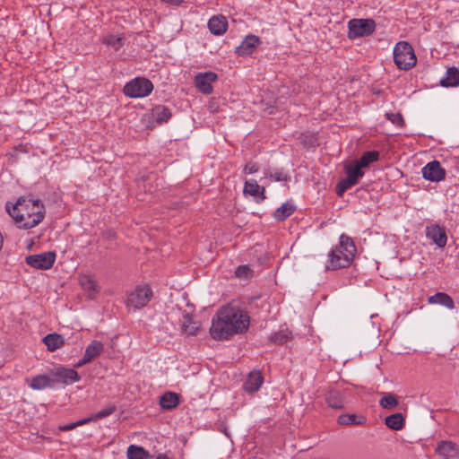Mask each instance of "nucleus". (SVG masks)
<instances>
[{
    "label": "nucleus",
    "mask_w": 459,
    "mask_h": 459,
    "mask_svg": "<svg viewBox=\"0 0 459 459\" xmlns=\"http://www.w3.org/2000/svg\"><path fill=\"white\" fill-rule=\"evenodd\" d=\"M90 421H91V419H83V420H78L76 422L62 425V426L59 427V429L62 430V431L71 430V429H74L77 426L83 425V424L88 423Z\"/></svg>",
    "instance_id": "nucleus-38"
},
{
    "label": "nucleus",
    "mask_w": 459,
    "mask_h": 459,
    "mask_svg": "<svg viewBox=\"0 0 459 459\" xmlns=\"http://www.w3.org/2000/svg\"><path fill=\"white\" fill-rule=\"evenodd\" d=\"M295 209L292 204L286 202L275 210L273 217L278 221H283L295 212Z\"/></svg>",
    "instance_id": "nucleus-24"
},
{
    "label": "nucleus",
    "mask_w": 459,
    "mask_h": 459,
    "mask_svg": "<svg viewBox=\"0 0 459 459\" xmlns=\"http://www.w3.org/2000/svg\"><path fill=\"white\" fill-rule=\"evenodd\" d=\"M177 314L180 322L181 332L186 335H195L200 329V324L193 319L192 312L181 311L178 308Z\"/></svg>",
    "instance_id": "nucleus-9"
},
{
    "label": "nucleus",
    "mask_w": 459,
    "mask_h": 459,
    "mask_svg": "<svg viewBox=\"0 0 459 459\" xmlns=\"http://www.w3.org/2000/svg\"><path fill=\"white\" fill-rule=\"evenodd\" d=\"M325 401H326L328 406L334 408V409L342 408L344 405L342 396L337 391H330L326 394Z\"/></svg>",
    "instance_id": "nucleus-30"
},
{
    "label": "nucleus",
    "mask_w": 459,
    "mask_h": 459,
    "mask_svg": "<svg viewBox=\"0 0 459 459\" xmlns=\"http://www.w3.org/2000/svg\"><path fill=\"white\" fill-rule=\"evenodd\" d=\"M153 90L152 82L144 77H136L126 83L123 92L133 99L147 97Z\"/></svg>",
    "instance_id": "nucleus-5"
},
{
    "label": "nucleus",
    "mask_w": 459,
    "mask_h": 459,
    "mask_svg": "<svg viewBox=\"0 0 459 459\" xmlns=\"http://www.w3.org/2000/svg\"><path fill=\"white\" fill-rule=\"evenodd\" d=\"M156 459H169V457L165 455H159Z\"/></svg>",
    "instance_id": "nucleus-48"
},
{
    "label": "nucleus",
    "mask_w": 459,
    "mask_h": 459,
    "mask_svg": "<svg viewBox=\"0 0 459 459\" xmlns=\"http://www.w3.org/2000/svg\"><path fill=\"white\" fill-rule=\"evenodd\" d=\"M179 403V397L176 393L166 392L160 398V405L164 410H172Z\"/></svg>",
    "instance_id": "nucleus-20"
},
{
    "label": "nucleus",
    "mask_w": 459,
    "mask_h": 459,
    "mask_svg": "<svg viewBox=\"0 0 459 459\" xmlns=\"http://www.w3.org/2000/svg\"><path fill=\"white\" fill-rule=\"evenodd\" d=\"M161 1L165 2L167 4H174V5H178L183 2V0H161Z\"/></svg>",
    "instance_id": "nucleus-44"
},
{
    "label": "nucleus",
    "mask_w": 459,
    "mask_h": 459,
    "mask_svg": "<svg viewBox=\"0 0 459 459\" xmlns=\"http://www.w3.org/2000/svg\"><path fill=\"white\" fill-rule=\"evenodd\" d=\"M126 455L128 459H149L151 457L148 451L136 445H130Z\"/></svg>",
    "instance_id": "nucleus-27"
},
{
    "label": "nucleus",
    "mask_w": 459,
    "mask_h": 459,
    "mask_svg": "<svg viewBox=\"0 0 459 459\" xmlns=\"http://www.w3.org/2000/svg\"><path fill=\"white\" fill-rule=\"evenodd\" d=\"M397 396L394 394H385L379 401V404L382 408L387 410H393L398 406Z\"/></svg>",
    "instance_id": "nucleus-34"
},
{
    "label": "nucleus",
    "mask_w": 459,
    "mask_h": 459,
    "mask_svg": "<svg viewBox=\"0 0 459 459\" xmlns=\"http://www.w3.org/2000/svg\"><path fill=\"white\" fill-rule=\"evenodd\" d=\"M53 375L66 385L77 382L80 379L78 373L73 368H59L53 372Z\"/></svg>",
    "instance_id": "nucleus-16"
},
{
    "label": "nucleus",
    "mask_w": 459,
    "mask_h": 459,
    "mask_svg": "<svg viewBox=\"0 0 459 459\" xmlns=\"http://www.w3.org/2000/svg\"><path fill=\"white\" fill-rule=\"evenodd\" d=\"M43 342L49 351H55L65 344V338L58 333H48L43 338Z\"/></svg>",
    "instance_id": "nucleus-19"
},
{
    "label": "nucleus",
    "mask_w": 459,
    "mask_h": 459,
    "mask_svg": "<svg viewBox=\"0 0 459 459\" xmlns=\"http://www.w3.org/2000/svg\"><path fill=\"white\" fill-rule=\"evenodd\" d=\"M90 361H91L90 359H87V356L84 354L83 355V358L82 359H80L76 364H75V367L76 368H79V367H82L83 366L84 364L86 363H89Z\"/></svg>",
    "instance_id": "nucleus-43"
},
{
    "label": "nucleus",
    "mask_w": 459,
    "mask_h": 459,
    "mask_svg": "<svg viewBox=\"0 0 459 459\" xmlns=\"http://www.w3.org/2000/svg\"><path fill=\"white\" fill-rule=\"evenodd\" d=\"M264 383V377L260 371H251L244 383V389L248 393L259 390Z\"/></svg>",
    "instance_id": "nucleus-15"
},
{
    "label": "nucleus",
    "mask_w": 459,
    "mask_h": 459,
    "mask_svg": "<svg viewBox=\"0 0 459 459\" xmlns=\"http://www.w3.org/2000/svg\"><path fill=\"white\" fill-rule=\"evenodd\" d=\"M440 84L445 87H455L459 84V70L451 67L446 70L445 76L440 80Z\"/></svg>",
    "instance_id": "nucleus-21"
},
{
    "label": "nucleus",
    "mask_w": 459,
    "mask_h": 459,
    "mask_svg": "<svg viewBox=\"0 0 459 459\" xmlns=\"http://www.w3.org/2000/svg\"><path fill=\"white\" fill-rule=\"evenodd\" d=\"M259 43L260 39L258 37L249 34L242 40L241 44L237 48L236 52L239 56L251 55Z\"/></svg>",
    "instance_id": "nucleus-14"
},
{
    "label": "nucleus",
    "mask_w": 459,
    "mask_h": 459,
    "mask_svg": "<svg viewBox=\"0 0 459 459\" xmlns=\"http://www.w3.org/2000/svg\"><path fill=\"white\" fill-rule=\"evenodd\" d=\"M422 176L427 180L438 182L445 178L446 172L438 161L433 160L422 168Z\"/></svg>",
    "instance_id": "nucleus-11"
},
{
    "label": "nucleus",
    "mask_w": 459,
    "mask_h": 459,
    "mask_svg": "<svg viewBox=\"0 0 459 459\" xmlns=\"http://www.w3.org/2000/svg\"><path fill=\"white\" fill-rule=\"evenodd\" d=\"M428 301L429 304H439L449 309H453L455 307V303L452 298L444 292H437L435 295L430 296L428 299Z\"/></svg>",
    "instance_id": "nucleus-22"
},
{
    "label": "nucleus",
    "mask_w": 459,
    "mask_h": 459,
    "mask_svg": "<svg viewBox=\"0 0 459 459\" xmlns=\"http://www.w3.org/2000/svg\"><path fill=\"white\" fill-rule=\"evenodd\" d=\"M394 60L399 69L408 70L414 66L417 58L412 47L405 42H398L394 48Z\"/></svg>",
    "instance_id": "nucleus-4"
},
{
    "label": "nucleus",
    "mask_w": 459,
    "mask_h": 459,
    "mask_svg": "<svg viewBox=\"0 0 459 459\" xmlns=\"http://www.w3.org/2000/svg\"><path fill=\"white\" fill-rule=\"evenodd\" d=\"M152 115L158 124L167 122L171 117L169 109L162 105H159L153 108L152 110Z\"/></svg>",
    "instance_id": "nucleus-25"
},
{
    "label": "nucleus",
    "mask_w": 459,
    "mask_h": 459,
    "mask_svg": "<svg viewBox=\"0 0 459 459\" xmlns=\"http://www.w3.org/2000/svg\"><path fill=\"white\" fill-rule=\"evenodd\" d=\"M30 387L34 390H42L51 385L52 380L47 375H38L27 380Z\"/></svg>",
    "instance_id": "nucleus-23"
},
{
    "label": "nucleus",
    "mask_w": 459,
    "mask_h": 459,
    "mask_svg": "<svg viewBox=\"0 0 459 459\" xmlns=\"http://www.w3.org/2000/svg\"><path fill=\"white\" fill-rule=\"evenodd\" d=\"M356 247L353 241L347 236L340 237V243L329 254L327 269L337 270L348 267L355 256Z\"/></svg>",
    "instance_id": "nucleus-3"
},
{
    "label": "nucleus",
    "mask_w": 459,
    "mask_h": 459,
    "mask_svg": "<svg viewBox=\"0 0 459 459\" xmlns=\"http://www.w3.org/2000/svg\"><path fill=\"white\" fill-rule=\"evenodd\" d=\"M208 29H228V20L226 16L218 14L212 16L207 23Z\"/></svg>",
    "instance_id": "nucleus-33"
},
{
    "label": "nucleus",
    "mask_w": 459,
    "mask_h": 459,
    "mask_svg": "<svg viewBox=\"0 0 459 459\" xmlns=\"http://www.w3.org/2000/svg\"><path fill=\"white\" fill-rule=\"evenodd\" d=\"M344 170L346 178L342 179L336 186V193L339 196H342L346 190L357 185L359 179L364 176L363 169L355 162L345 164Z\"/></svg>",
    "instance_id": "nucleus-7"
},
{
    "label": "nucleus",
    "mask_w": 459,
    "mask_h": 459,
    "mask_svg": "<svg viewBox=\"0 0 459 459\" xmlns=\"http://www.w3.org/2000/svg\"><path fill=\"white\" fill-rule=\"evenodd\" d=\"M243 194L252 196L257 203L265 199V189L260 186L256 180L250 179L245 182Z\"/></svg>",
    "instance_id": "nucleus-13"
},
{
    "label": "nucleus",
    "mask_w": 459,
    "mask_h": 459,
    "mask_svg": "<svg viewBox=\"0 0 459 459\" xmlns=\"http://www.w3.org/2000/svg\"><path fill=\"white\" fill-rule=\"evenodd\" d=\"M337 420L341 425H360L365 422V418L356 414H342Z\"/></svg>",
    "instance_id": "nucleus-31"
},
{
    "label": "nucleus",
    "mask_w": 459,
    "mask_h": 459,
    "mask_svg": "<svg viewBox=\"0 0 459 459\" xmlns=\"http://www.w3.org/2000/svg\"><path fill=\"white\" fill-rule=\"evenodd\" d=\"M3 244H4V237H3L2 233L0 232V251L3 248Z\"/></svg>",
    "instance_id": "nucleus-47"
},
{
    "label": "nucleus",
    "mask_w": 459,
    "mask_h": 459,
    "mask_svg": "<svg viewBox=\"0 0 459 459\" xmlns=\"http://www.w3.org/2000/svg\"><path fill=\"white\" fill-rule=\"evenodd\" d=\"M79 283L83 289V290L87 293V296L90 299L95 298L97 293L99 292L98 284L94 279L91 276L83 274L79 277Z\"/></svg>",
    "instance_id": "nucleus-18"
},
{
    "label": "nucleus",
    "mask_w": 459,
    "mask_h": 459,
    "mask_svg": "<svg viewBox=\"0 0 459 459\" xmlns=\"http://www.w3.org/2000/svg\"><path fill=\"white\" fill-rule=\"evenodd\" d=\"M152 298V291L148 285L136 286L127 295L126 307L137 310L145 307Z\"/></svg>",
    "instance_id": "nucleus-6"
},
{
    "label": "nucleus",
    "mask_w": 459,
    "mask_h": 459,
    "mask_svg": "<svg viewBox=\"0 0 459 459\" xmlns=\"http://www.w3.org/2000/svg\"><path fill=\"white\" fill-rule=\"evenodd\" d=\"M427 236L439 247H444L446 244V232L437 225L428 228Z\"/></svg>",
    "instance_id": "nucleus-17"
},
{
    "label": "nucleus",
    "mask_w": 459,
    "mask_h": 459,
    "mask_svg": "<svg viewBox=\"0 0 459 459\" xmlns=\"http://www.w3.org/2000/svg\"><path fill=\"white\" fill-rule=\"evenodd\" d=\"M378 152L376 151L365 152L360 159L354 160V162L362 169L368 167L370 163L377 161L378 159Z\"/></svg>",
    "instance_id": "nucleus-29"
},
{
    "label": "nucleus",
    "mask_w": 459,
    "mask_h": 459,
    "mask_svg": "<svg viewBox=\"0 0 459 459\" xmlns=\"http://www.w3.org/2000/svg\"><path fill=\"white\" fill-rule=\"evenodd\" d=\"M436 453L440 459H457L459 446L451 441L443 440L437 444Z\"/></svg>",
    "instance_id": "nucleus-12"
},
{
    "label": "nucleus",
    "mask_w": 459,
    "mask_h": 459,
    "mask_svg": "<svg viewBox=\"0 0 459 459\" xmlns=\"http://www.w3.org/2000/svg\"><path fill=\"white\" fill-rule=\"evenodd\" d=\"M249 322L248 315L240 307L226 305L213 316L210 334L214 340H227L247 331Z\"/></svg>",
    "instance_id": "nucleus-1"
},
{
    "label": "nucleus",
    "mask_w": 459,
    "mask_h": 459,
    "mask_svg": "<svg viewBox=\"0 0 459 459\" xmlns=\"http://www.w3.org/2000/svg\"><path fill=\"white\" fill-rule=\"evenodd\" d=\"M386 117L394 125L397 126H403V118L401 114L399 113H394V114H386Z\"/></svg>",
    "instance_id": "nucleus-41"
},
{
    "label": "nucleus",
    "mask_w": 459,
    "mask_h": 459,
    "mask_svg": "<svg viewBox=\"0 0 459 459\" xmlns=\"http://www.w3.org/2000/svg\"><path fill=\"white\" fill-rule=\"evenodd\" d=\"M273 339L277 342H283V339L279 337V333H274Z\"/></svg>",
    "instance_id": "nucleus-46"
},
{
    "label": "nucleus",
    "mask_w": 459,
    "mask_h": 459,
    "mask_svg": "<svg viewBox=\"0 0 459 459\" xmlns=\"http://www.w3.org/2000/svg\"><path fill=\"white\" fill-rule=\"evenodd\" d=\"M258 169H259V168H258L257 164L253 163V162H249V163H247V164L245 166V168H244V173H245V174H247V175H249V174H254V173L257 172V171H258Z\"/></svg>",
    "instance_id": "nucleus-42"
},
{
    "label": "nucleus",
    "mask_w": 459,
    "mask_h": 459,
    "mask_svg": "<svg viewBox=\"0 0 459 459\" xmlns=\"http://www.w3.org/2000/svg\"><path fill=\"white\" fill-rule=\"evenodd\" d=\"M115 411H116V406L115 405H108L106 408H104V409L100 410V411H98L97 413H95L90 419H91V420L102 419V418L109 416Z\"/></svg>",
    "instance_id": "nucleus-37"
},
{
    "label": "nucleus",
    "mask_w": 459,
    "mask_h": 459,
    "mask_svg": "<svg viewBox=\"0 0 459 459\" xmlns=\"http://www.w3.org/2000/svg\"><path fill=\"white\" fill-rule=\"evenodd\" d=\"M218 76L213 72L199 73L195 76V86L203 94L209 95L212 92V83L216 82Z\"/></svg>",
    "instance_id": "nucleus-10"
},
{
    "label": "nucleus",
    "mask_w": 459,
    "mask_h": 459,
    "mask_svg": "<svg viewBox=\"0 0 459 459\" xmlns=\"http://www.w3.org/2000/svg\"><path fill=\"white\" fill-rule=\"evenodd\" d=\"M264 178H269L270 179H273L274 181H287L289 179V176L286 173H283L281 171L275 172L274 174L265 173Z\"/></svg>",
    "instance_id": "nucleus-39"
},
{
    "label": "nucleus",
    "mask_w": 459,
    "mask_h": 459,
    "mask_svg": "<svg viewBox=\"0 0 459 459\" xmlns=\"http://www.w3.org/2000/svg\"><path fill=\"white\" fill-rule=\"evenodd\" d=\"M6 211L19 229L29 230L39 225L45 218L44 204L39 199L19 197L15 204H6Z\"/></svg>",
    "instance_id": "nucleus-2"
},
{
    "label": "nucleus",
    "mask_w": 459,
    "mask_h": 459,
    "mask_svg": "<svg viewBox=\"0 0 459 459\" xmlns=\"http://www.w3.org/2000/svg\"><path fill=\"white\" fill-rule=\"evenodd\" d=\"M385 425L394 430H400L404 426V417L402 413H394L385 419Z\"/></svg>",
    "instance_id": "nucleus-26"
},
{
    "label": "nucleus",
    "mask_w": 459,
    "mask_h": 459,
    "mask_svg": "<svg viewBox=\"0 0 459 459\" xmlns=\"http://www.w3.org/2000/svg\"><path fill=\"white\" fill-rule=\"evenodd\" d=\"M238 278L247 279L253 275V271L248 265H239L235 271Z\"/></svg>",
    "instance_id": "nucleus-36"
},
{
    "label": "nucleus",
    "mask_w": 459,
    "mask_h": 459,
    "mask_svg": "<svg viewBox=\"0 0 459 459\" xmlns=\"http://www.w3.org/2000/svg\"><path fill=\"white\" fill-rule=\"evenodd\" d=\"M123 40L124 39L120 34H110L104 38L103 42L114 50H118L123 46Z\"/></svg>",
    "instance_id": "nucleus-35"
},
{
    "label": "nucleus",
    "mask_w": 459,
    "mask_h": 459,
    "mask_svg": "<svg viewBox=\"0 0 459 459\" xmlns=\"http://www.w3.org/2000/svg\"><path fill=\"white\" fill-rule=\"evenodd\" d=\"M214 35L221 36L226 30H211Z\"/></svg>",
    "instance_id": "nucleus-45"
},
{
    "label": "nucleus",
    "mask_w": 459,
    "mask_h": 459,
    "mask_svg": "<svg viewBox=\"0 0 459 459\" xmlns=\"http://www.w3.org/2000/svg\"><path fill=\"white\" fill-rule=\"evenodd\" d=\"M372 31L373 30H348V37L351 39L367 37L369 36Z\"/></svg>",
    "instance_id": "nucleus-40"
},
{
    "label": "nucleus",
    "mask_w": 459,
    "mask_h": 459,
    "mask_svg": "<svg viewBox=\"0 0 459 459\" xmlns=\"http://www.w3.org/2000/svg\"><path fill=\"white\" fill-rule=\"evenodd\" d=\"M56 260L54 252H44L41 254L31 255L26 258V263L36 269L48 270L52 267Z\"/></svg>",
    "instance_id": "nucleus-8"
},
{
    "label": "nucleus",
    "mask_w": 459,
    "mask_h": 459,
    "mask_svg": "<svg viewBox=\"0 0 459 459\" xmlns=\"http://www.w3.org/2000/svg\"><path fill=\"white\" fill-rule=\"evenodd\" d=\"M103 344L100 341H92L85 350V355L87 359L92 360L95 357L100 355L103 351Z\"/></svg>",
    "instance_id": "nucleus-32"
},
{
    "label": "nucleus",
    "mask_w": 459,
    "mask_h": 459,
    "mask_svg": "<svg viewBox=\"0 0 459 459\" xmlns=\"http://www.w3.org/2000/svg\"><path fill=\"white\" fill-rule=\"evenodd\" d=\"M372 19H351L348 22V29H375Z\"/></svg>",
    "instance_id": "nucleus-28"
}]
</instances>
